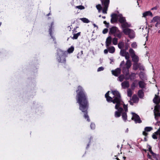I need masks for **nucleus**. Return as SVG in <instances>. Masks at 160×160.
I'll list each match as a JSON object with an SVG mask.
<instances>
[{
  "mask_svg": "<svg viewBox=\"0 0 160 160\" xmlns=\"http://www.w3.org/2000/svg\"><path fill=\"white\" fill-rule=\"evenodd\" d=\"M109 0H106L103 3H102V4L104 6L102 9V12L104 14L107 13V11L108 10L109 3Z\"/></svg>",
  "mask_w": 160,
  "mask_h": 160,
  "instance_id": "obj_5",
  "label": "nucleus"
},
{
  "mask_svg": "<svg viewBox=\"0 0 160 160\" xmlns=\"http://www.w3.org/2000/svg\"><path fill=\"white\" fill-rule=\"evenodd\" d=\"M118 29L116 26H113L109 28V34H114Z\"/></svg>",
  "mask_w": 160,
  "mask_h": 160,
  "instance_id": "obj_11",
  "label": "nucleus"
},
{
  "mask_svg": "<svg viewBox=\"0 0 160 160\" xmlns=\"http://www.w3.org/2000/svg\"><path fill=\"white\" fill-rule=\"evenodd\" d=\"M53 22H52L50 26H49V34L52 38H53V37L52 35V31L53 27Z\"/></svg>",
  "mask_w": 160,
  "mask_h": 160,
  "instance_id": "obj_19",
  "label": "nucleus"
},
{
  "mask_svg": "<svg viewBox=\"0 0 160 160\" xmlns=\"http://www.w3.org/2000/svg\"><path fill=\"white\" fill-rule=\"evenodd\" d=\"M137 46L136 42H133L131 44V46L132 48H136Z\"/></svg>",
  "mask_w": 160,
  "mask_h": 160,
  "instance_id": "obj_47",
  "label": "nucleus"
},
{
  "mask_svg": "<svg viewBox=\"0 0 160 160\" xmlns=\"http://www.w3.org/2000/svg\"><path fill=\"white\" fill-rule=\"evenodd\" d=\"M81 32H78L76 34H74L73 37V39H77L78 37L80 35Z\"/></svg>",
  "mask_w": 160,
  "mask_h": 160,
  "instance_id": "obj_39",
  "label": "nucleus"
},
{
  "mask_svg": "<svg viewBox=\"0 0 160 160\" xmlns=\"http://www.w3.org/2000/svg\"><path fill=\"white\" fill-rule=\"evenodd\" d=\"M103 23L106 25V27H107V28H108L109 27V23H108L107 22H106V21H104V22H103Z\"/></svg>",
  "mask_w": 160,
  "mask_h": 160,
  "instance_id": "obj_53",
  "label": "nucleus"
},
{
  "mask_svg": "<svg viewBox=\"0 0 160 160\" xmlns=\"http://www.w3.org/2000/svg\"><path fill=\"white\" fill-rule=\"evenodd\" d=\"M138 84L140 88H144L145 87V84L144 82L142 81H140L138 82Z\"/></svg>",
  "mask_w": 160,
  "mask_h": 160,
  "instance_id": "obj_25",
  "label": "nucleus"
},
{
  "mask_svg": "<svg viewBox=\"0 0 160 160\" xmlns=\"http://www.w3.org/2000/svg\"><path fill=\"white\" fill-rule=\"evenodd\" d=\"M138 65L137 64H136L134 65V67H133V69L134 70H136L138 69Z\"/></svg>",
  "mask_w": 160,
  "mask_h": 160,
  "instance_id": "obj_49",
  "label": "nucleus"
},
{
  "mask_svg": "<svg viewBox=\"0 0 160 160\" xmlns=\"http://www.w3.org/2000/svg\"><path fill=\"white\" fill-rule=\"evenodd\" d=\"M132 58V60L133 62H137L138 61V56L135 55L134 56H132L131 57Z\"/></svg>",
  "mask_w": 160,
  "mask_h": 160,
  "instance_id": "obj_31",
  "label": "nucleus"
},
{
  "mask_svg": "<svg viewBox=\"0 0 160 160\" xmlns=\"http://www.w3.org/2000/svg\"><path fill=\"white\" fill-rule=\"evenodd\" d=\"M112 42L113 44L114 45H117L118 42V39L116 38H114L112 39Z\"/></svg>",
  "mask_w": 160,
  "mask_h": 160,
  "instance_id": "obj_37",
  "label": "nucleus"
},
{
  "mask_svg": "<svg viewBox=\"0 0 160 160\" xmlns=\"http://www.w3.org/2000/svg\"><path fill=\"white\" fill-rule=\"evenodd\" d=\"M152 154L153 158L158 160V155L156 153L153 152Z\"/></svg>",
  "mask_w": 160,
  "mask_h": 160,
  "instance_id": "obj_48",
  "label": "nucleus"
},
{
  "mask_svg": "<svg viewBox=\"0 0 160 160\" xmlns=\"http://www.w3.org/2000/svg\"><path fill=\"white\" fill-rule=\"evenodd\" d=\"M129 45L128 43H126L125 46V50L126 51L128 49Z\"/></svg>",
  "mask_w": 160,
  "mask_h": 160,
  "instance_id": "obj_56",
  "label": "nucleus"
},
{
  "mask_svg": "<svg viewBox=\"0 0 160 160\" xmlns=\"http://www.w3.org/2000/svg\"><path fill=\"white\" fill-rule=\"evenodd\" d=\"M150 16L151 17L153 16L152 13L150 11H146L143 13V17H146L147 16Z\"/></svg>",
  "mask_w": 160,
  "mask_h": 160,
  "instance_id": "obj_23",
  "label": "nucleus"
},
{
  "mask_svg": "<svg viewBox=\"0 0 160 160\" xmlns=\"http://www.w3.org/2000/svg\"><path fill=\"white\" fill-rule=\"evenodd\" d=\"M110 91H108L105 94V98H106V100L108 102H111L113 100V97L112 98L109 96Z\"/></svg>",
  "mask_w": 160,
  "mask_h": 160,
  "instance_id": "obj_13",
  "label": "nucleus"
},
{
  "mask_svg": "<svg viewBox=\"0 0 160 160\" xmlns=\"http://www.w3.org/2000/svg\"><path fill=\"white\" fill-rule=\"evenodd\" d=\"M148 158L151 159H152V156L149 155L148 153Z\"/></svg>",
  "mask_w": 160,
  "mask_h": 160,
  "instance_id": "obj_62",
  "label": "nucleus"
},
{
  "mask_svg": "<svg viewBox=\"0 0 160 160\" xmlns=\"http://www.w3.org/2000/svg\"><path fill=\"white\" fill-rule=\"evenodd\" d=\"M159 23H160V22H157L155 25V26L157 27H158V26Z\"/></svg>",
  "mask_w": 160,
  "mask_h": 160,
  "instance_id": "obj_64",
  "label": "nucleus"
},
{
  "mask_svg": "<svg viewBox=\"0 0 160 160\" xmlns=\"http://www.w3.org/2000/svg\"><path fill=\"white\" fill-rule=\"evenodd\" d=\"M122 117L123 120L125 122H126L127 118V116L126 112H122Z\"/></svg>",
  "mask_w": 160,
  "mask_h": 160,
  "instance_id": "obj_27",
  "label": "nucleus"
},
{
  "mask_svg": "<svg viewBox=\"0 0 160 160\" xmlns=\"http://www.w3.org/2000/svg\"><path fill=\"white\" fill-rule=\"evenodd\" d=\"M125 65L126 67L124 66L122 68V71L126 76H128L129 74V69L131 66L130 60L127 61Z\"/></svg>",
  "mask_w": 160,
  "mask_h": 160,
  "instance_id": "obj_4",
  "label": "nucleus"
},
{
  "mask_svg": "<svg viewBox=\"0 0 160 160\" xmlns=\"http://www.w3.org/2000/svg\"><path fill=\"white\" fill-rule=\"evenodd\" d=\"M123 108L126 112H127L128 111V108L127 105H126L124 103L123 104Z\"/></svg>",
  "mask_w": 160,
  "mask_h": 160,
  "instance_id": "obj_46",
  "label": "nucleus"
},
{
  "mask_svg": "<svg viewBox=\"0 0 160 160\" xmlns=\"http://www.w3.org/2000/svg\"><path fill=\"white\" fill-rule=\"evenodd\" d=\"M108 50L107 49H105L104 51V53H105L106 54H107L108 53Z\"/></svg>",
  "mask_w": 160,
  "mask_h": 160,
  "instance_id": "obj_60",
  "label": "nucleus"
},
{
  "mask_svg": "<svg viewBox=\"0 0 160 160\" xmlns=\"http://www.w3.org/2000/svg\"><path fill=\"white\" fill-rule=\"evenodd\" d=\"M157 135L155 134H153L152 135V138L154 139H157Z\"/></svg>",
  "mask_w": 160,
  "mask_h": 160,
  "instance_id": "obj_57",
  "label": "nucleus"
},
{
  "mask_svg": "<svg viewBox=\"0 0 160 160\" xmlns=\"http://www.w3.org/2000/svg\"><path fill=\"white\" fill-rule=\"evenodd\" d=\"M117 110L115 112L114 116L116 118H118L120 117L121 113L123 111V109L122 108H120L119 109Z\"/></svg>",
  "mask_w": 160,
  "mask_h": 160,
  "instance_id": "obj_8",
  "label": "nucleus"
},
{
  "mask_svg": "<svg viewBox=\"0 0 160 160\" xmlns=\"http://www.w3.org/2000/svg\"><path fill=\"white\" fill-rule=\"evenodd\" d=\"M127 52L124 50H121L120 52V54L121 56L124 57V55L126 54Z\"/></svg>",
  "mask_w": 160,
  "mask_h": 160,
  "instance_id": "obj_41",
  "label": "nucleus"
},
{
  "mask_svg": "<svg viewBox=\"0 0 160 160\" xmlns=\"http://www.w3.org/2000/svg\"><path fill=\"white\" fill-rule=\"evenodd\" d=\"M157 7H153V8H152L151 9L152 10H157Z\"/></svg>",
  "mask_w": 160,
  "mask_h": 160,
  "instance_id": "obj_63",
  "label": "nucleus"
},
{
  "mask_svg": "<svg viewBox=\"0 0 160 160\" xmlns=\"http://www.w3.org/2000/svg\"><path fill=\"white\" fill-rule=\"evenodd\" d=\"M124 43L122 42H119L118 44V47L119 49H122L124 47Z\"/></svg>",
  "mask_w": 160,
  "mask_h": 160,
  "instance_id": "obj_32",
  "label": "nucleus"
},
{
  "mask_svg": "<svg viewBox=\"0 0 160 160\" xmlns=\"http://www.w3.org/2000/svg\"><path fill=\"white\" fill-rule=\"evenodd\" d=\"M138 97L140 98H142L144 96V92L143 90H139L138 92Z\"/></svg>",
  "mask_w": 160,
  "mask_h": 160,
  "instance_id": "obj_22",
  "label": "nucleus"
},
{
  "mask_svg": "<svg viewBox=\"0 0 160 160\" xmlns=\"http://www.w3.org/2000/svg\"><path fill=\"white\" fill-rule=\"evenodd\" d=\"M67 52L66 51H64L61 50L58 51L57 53V59L59 62L64 64V65L66 64V57H67Z\"/></svg>",
  "mask_w": 160,
  "mask_h": 160,
  "instance_id": "obj_3",
  "label": "nucleus"
},
{
  "mask_svg": "<svg viewBox=\"0 0 160 160\" xmlns=\"http://www.w3.org/2000/svg\"><path fill=\"white\" fill-rule=\"evenodd\" d=\"M129 52L131 57L135 56V54L134 50L132 48H130L129 50Z\"/></svg>",
  "mask_w": 160,
  "mask_h": 160,
  "instance_id": "obj_30",
  "label": "nucleus"
},
{
  "mask_svg": "<svg viewBox=\"0 0 160 160\" xmlns=\"http://www.w3.org/2000/svg\"><path fill=\"white\" fill-rule=\"evenodd\" d=\"M132 120H134L136 123H140L142 122L138 114L134 112H132Z\"/></svg>",
  "mask_w": 160,
  "mask_h": 160,
  "instance_id": "obj_6",
  "label": "nucleus"
},
{
  "mask_svg": "<svg viewBox=\"0 0 160 160\" xmlns=\"http://www.w3.org/2000/svg\"><path fill=\"white\" fill-rule=\"evenodd\" d=\"M91 139H92V138L91 137L89 139V143H88L87 144V148H89V145L90 144V143H91Z\"/></svg>",
  "mask_w": 160,
  "mask_h": 160,
  "instance_id": "obj_58",
  "label": "nucleus"
},
{
  "mask_svg": "<svg viewBox=\"0 0 160 160\" xmlns=\"http://www.w3.org/2000/svg\"><path fill=\"white\" fill-rule=\"evenodd\" d=\"M127 94L128 96L129 97H131L132 94V91L130 88L128 89L127 90Z\"/></svg>",
  "mask_w": 160,
  "mask_h": 160,
  "instance_id": "obj_33",
  "label": "nucleus"
},
{
  "mask_svg": "<svg viewBox=\"0 0 160 160\" xmlns=\"http://www.w3.org/2000/svg\"><path fill=\"white\" fill-rule=\"evenodd\" d=\"M160 110V105H156L154 108V111L155 112H159Z\"/></svg>",
  "mask_w": 160,
  "mask_h": 160,
  "instance_id": "obj_34",
  "label": "nucleus"
},
{
  "mask_svg": "<svg viewBox=\"0 0 160 160\" xmlns=\"http://www.w3.org/2000/svg\"><path fill=\"white\" fill-rule=\"evenodd\" d=\"M74 50V47L72 46L69 48L68 50V52L69 53H71L73 52Z\"/></svg>",
  "mask_w": 160,
  "mask_h": 160,
  "instance_id": "obj_36",
  "label": "nucleus"
},
{
  "mask_svg": "<svg viewBox=\"0 0 160 160\" xmlns=\"http://www.w3.org/2000/svg\"><path fill=\"white\" fill-rule=\"evenodd\" d=\"M76 92L77 94L76 98L77 102L79 104V109L83 113L84 118L87 119V122H90V120L88 114V111L89 103L87 94L81 86H78Z\"/></svg>",
  "mask_w": 160,
  "mask_h": 160,
  "instance_id": "obj_1",
  "label": "nucleus"
},
{
  "mask_svg": "<svg viewBox=\"0 0 160 160\" xmlns=\"http://www.w3.org/2000/svg\"><path fill=\"white\" fill-rule=\"evenodd\" d=\"M131 29L128 28L122 29V32L126 35H129L131 32Z\"/></svg>",
  "mask_w": 160,
  "mask_h": 160,
  "instance_id": "obj_17",
  "label": "nucleus"
},
{
  "mask_svg": "<svg viewBox=\"0 0 160 160\" xmlns=\"http://www.w3.org/2000/svg\"><path fill=\"white\" fill-rule=\"evenodd\" d=\"M154 113L155 117H160V112H158L156 113V112H154Z\"/></svg>",
  "mask_w": 160,
  "mask_h": 160,
  "instance_id": "obj_50",
  "label": "nucleus"
},
{
  "mask_svg": "<svg viewBox=\"0 0 160 160\" xmlns=\"http://www.w3.org/2000/svg\"><path fill=\"white\" fill-rule=\"evenodd\" d=\"M122 87L124 88L125 89L126 88H128L129 87V82L127 81H124L122 82Z\"/></svg>",
  "mask_w": 160,
  "mask_h": 160,
  "instance_id": "obj_18",
  "label": "nucleus"
},
{
  "mask_svg": "<svg viewBox=\"0 0 160 160\" xmlns=\"http://www.w3.org/2000/svg\"><path fill=\"white\" fill-rule=\"evenodd\" d=\"M80 19L82 20L84 23H88L90 22L89 20L86 18H80Z\"/></svg>",
  "mask_w": 160,
  "mask_h": 160,
  "instance_id": "obj_35",
  "label": "nucleus"
},
{
  "mask_svg": "<svg viewBox=\"0 0 160 160\" xmlns=\"http://www.w3.org/2000/svg\"><path fill=\"white\" fill-rule=\"evenodd\" d=\"M124 57H125V59L127 60V61L130 60H129L130 56L129 55V53L128 52L126 53V54L125 55H124Z\"/></svg>",
  "mask_w": 160,
  "mask_h": 160,
  "instance_id": "obj_40",
  "label": "nucleus"
},
{
  "mask_svg": "<svg viewBox=\"0 0 160 160\" xmlns=\"http://www.w3.org/2000/svg\"><path fill=\"white\" fill-rule=\"evenodd\" d=\"M148 151H150L151 150H152V148L151 147V146L149 145H148Z\"/></svg>",
  "mask_w": 160,
  "mask_h": 160,
  "instance_id": "obj_61",
  "label": "nucleus"
},
{
  "mask_svg": "<svg viewBox=\"0 0 160 160\" xmlns=\"http://www.w3.org/2000/svg\"><path fill=\"white\" fill-rule=\"evenodd\" d=\"M153 102L155 104H158L160 102V98L158 95L155 94V97L153 100Z\"/></svg>",
  "mask_w": 160,
  "mask_h": 160,
  "instance_id": "obj_15",
  "label": "nucleus"
},
{
  "mask_svg": "<svg viewBox=\"0 0 160 160\" xmlns=\"http://www.w3.org/2000/svg\"><path fill=\"white\" fill-rule=\"evenodd\" d=\"M96 7L97 9L99 11L101 10L102 9V7H101V6L100 4H98V5H96Z\"/></svg>",
  "mask_w": 160,
  "mask_h": 160,
  "instance_id": "obj_44",
  "label": "nucleus"
},
{
  "mask_svg": "<svg viewBox=\"0 0 160 160\" xmlns=\"http://www.w3.org/2000/svg\"><path fill=\"white\" fill-rule=\"evenodd\" d=\"M139 76L141 79L143 80L144 79V73L143 72H141L139 74Z\"/></svg>",
  "mask_w": 160,
  "mask_h": 160,
  "instance_id": "obj_38",
  "label": "nucleus"
},
{
  "mask_svg": "<svg viewBox=\"0 0 160 160\" xmlns=\"http://www.w3.org/2000/svg\"><path fill=\"white\" fill-rule=\"evenodd\" d=\"M136 74L134 73H132L129 75V78L130 80H133L135 79L136 78Z\"/></svg>",
  "mask_w": 160,
  "mask_h": 160,
  "instance_id": "obj_28",
  "label": "nucleus"
},
{
  "mask_svg": "<svg viewBox=\"0 0 160 160\" xmlns=\"http://www.w3.org/2000/svg\"><path fill=\"white\" fill-rule=\"evenodd\" d=\"M118 21L121 24L123 23L126 22V18L124 17H120L118 18Z\"/></svg>",
  "mask_w": 160,
  "mask_h": 160,
  "instance_id": "obj_24",
  "label": "nucleus"
},
{
  "mask_svg": "<svg viewBox=\"0 0 160 160\" xmlns=\"http://www.w3.org/2000/svg\"><path fill=\"white\" fill-rule=\"evenodd\" d=\"M104 68L103 67H99L98 68L97 71L98 72H99V71H103L104 70Z\"/></svg>",
  "mask_w": 160,
  "mask_h": 160,
  "instance_id": "obj_55",
  "label": "nucleus"
},
{
  "mask_svg": "<svg viewBox=\"0 0 160 160\" xmlns=\"http://www.w3.org/2000/svg\"><path fill=\"white\" fill-rule=\"evenodd\" d=\"M112 42V38L111 36H109L106 39V47L109 46L111 44Z\"/></svg>",
  "mask_w": 160,
  "mask_h": 160,
  "instance_id": "obj_14",
  "label": "nucleus"
},
{
  "mask_svg": "<svg viewBox=\"0 0 160 160\" xmlns=\"http://www.w3.org/2000/svg\"><path fill=\"white\" fill-rule=\"evenodd\" d=\"M118 78L119 79V81L120 82L122 81L124 78V75H120V76H119Z\"/></svg>",
  "mask_w": 160,
  "mask_h": 160,
  "instance_id": "obj_42",
  "label": "nucleus"
},
{
  "mask_svg": "<svg viewBox=\"0 0 160 160\" xmlns=\"http://www.w3.org/2000/svg\"><path fill=\"white\" fill-rule=\"evenodd\" d=\"M153 129L152 127H146L144 128V131L142 132V135L146 137H147L148 135V133L147 132H150Z\"/></svg>",
  "mask_w": 160,
  "mask_h": 160,
  "instance_id": "obj_7",
  "label": "nucleus"
},
{
  "mask_svg": "<svg viewBox=\"0 0 160 160\" xmlns=\"http://www.w3.org/2000/svg\"><path fill=\"white\" fill-rule=\"evenodd\" d=\"M108 52L111 53H114L115 52V48L113 46H111L108 48Z\"/></svg>",
  "mask_w": 160,
  "mask_h": 160,
  "instance_id": "obj_26",
  "label": "nucleus"
},
{
  "mask_svg": "<svg viewBox=\"0 0 160 160\" xmlns=\"http://www.w3.org/2000/svg\"><path fill=\"white\" fill-rule=\"evenodd\" d=\"M110 91H108L105 94V98H106V100L108 102H111L113 100V97L112 98L109 96Z\"/></svg>",
  "mask_w": 160,
  "mask_h": 160,
  "instance_id": "obj_12",
  "label": "nucleus"
},
{
  "mask_svg": "<svg viewBox=\"0 0 160 160\" xmlns=\"http://www.w3.org/2000/svg\"><path fill=\"white\" fill-rule=\"evenodd\" d=\"M90 127L92 129H94L95 128V124L92 123H91Z\"/></svg>",
  "mask_w": 160,
  "mask_h": 160,
  "instance_id": "obj_51",
  "label": "nucleus"
},
{
  "mask_svg": "<svg viewBox=\"0 0 160 160\" xmlns=\"http://www.w3.org/2000/svg\"><path fill=\"white\" fill-rule=\"evenodd\" d=\"M125 64V62L124 61H122L120 65V67H121L122 66H123Z\"/></svg>",
  "mask_w": 160,
  "mask_h": 160,
  "instance_id": "obj_59",
  "label": "nucleus"
},
{
  "mask_svg": "<svg viewBox=\"0 0 160 160\" xmlns=\"http://www.w3.org/2000/svg\"><path fill=\"white\" fill-rule=\"evenodd\" d=\"M122 32H121L118 29L117 31L116 32V33H115L114 36L115 37H118L119 38H121L122 37Z\"/></svg>",
  "mask_w": 160,
  "mask_h": 160,
  "instance_id": "obj_20",
  "label": "nucleus"
},
{
  "mask_svg": "<svg viewBox=\"0 0 160 160\" xmlns=\"http://www.w3.org/2000/svg\"><path fill=\"white\" fill-rule=\"evenodd\" d=\"M76 8H78L80 10L84 9L85 8V7L84 6L82 5H79L76 6L75 7Z\"/></svg>",
  "mask_w": 160,
  "mask_h": 160,
  "instance_id": "obj_43",
  "label": "nucleus"
},
{
  "mask_svg": "<svg viewBox=\"0 0 160 160\" xmlns=\"http://www.w3.org/2000/svg\"><path fill=\"white\" fill-rule=\"evenodd\" d=\"M131 24H129L128 22H125L122 23L121 25V27L122 29L124 28H128L131 27Z\"/></svg>",
  "mask_w": 160,
  "mask_h": 160,
  "instance_id": "obj_16",
  "label": "nucleus"
},
{
  "mask_svg": "<svg viewBox=\"0 0 160 160\" xmlns=\"http://www.w3.org/2000/svg\"><path fill=\"white\" fill-rule=\"evenodd\" d=\"M132 100L134 102H135L137 101H138L139 100V98L138 97L137 95L134 94L132 97Z\"/></svg>",
  "mask_w": 160,
  "mask_h": 160,
  "instance_id": "obj_29",
  "label": "nucleus"
},
{
  "mask_svg": "<svg viewBox=\"0 0 160 160\" xmlns=\"http://www.w3.org/2000/svg\"><path fill=\"white\" fill-rule=\"evenodd\" d=\"M112 72L113 75L118 77L121 73V69L119 68H118L114 70H112Z\"/></svg>",
  "mask_w": 160,
  "mask_h": 160,
  "instance_id": "obj_10",
  "label": "nucleus"
},
{
  "mask_svg": "<svg viewBox=\"0 0 160 160\" xmlns=\"http://www.w3.org/2000/svg\"><path fill=\"white\" fill-rule=\"evenodd\" d=\"M111 22L112 23L116 22L118 21V15L116 13H113L111 15Z\"/></svg>",
  "mask_w": 160,
  "mask_h": 160,
  "instance_id": "obj_9",
  "label": "nucleus"
},
{
  "mask_svg": "<svg viewBox=\"0 0 160 160\" xmlns=\"http://www.w3.org/2000/svg\"><path fill=\"white\" fill-rule=\"evenodd\" d=\"M160 22V16H156L153 18L151 22Z\"/></svg>",
  "mask_w": 160,
  "mask_h": 160,
  "instance_id": "obj_21",
  "label": "nucleus"
},
{
  "mask_svg": "<svg viewBox=\"0 0 160 160\" xmlns=\"http://www.w3.org/2000/svg\"><path fill=\"white\" fill-rule=\"evenodd\" d=\"M136 87L135 83L134 82H133L131 85V88L132 90H134Z\"/></svg>",
  "mask_w": 160,
  "mask_h": 160,
  "instance_id": "obj_45",
  "label": "nucleus"
},
{
  "mask_svg": "<svg viewBox=\"0 0 160 160\" xmlns=\"http://www.w3.org/2000/svg\"><path fill=\"white\" fill-rule=\"evenodd\" d=\"M108 31V29L107 28H105L102 31V33L104 34L107 33Z\"/></svg>",
  "mask_w": 160,
  "mask_h": 160,
  "instance_id": "obj_52",
  "label": "nucleus"
},
{
  "mask_svg": "<svg viewBox=\"0 0 160 160\" xmlns=\"http://www.w3.org/2000/svg\"><path fill=\"white\" fill-rule=\"evenodd\" d=\"M112 93L114 96L113 100L111 102L113 104L116 103L115 108L116 109H119L121 105L124 104V102L122 100L121 95L119 92L117 90H112Z\"/></svg>",
  "mask_w": 160,
  "mask_h": 160,
  "instance_id": "obj_2",
  "label": "nucleus"
},
{
  "mask_svg": "<svg viewBox=\"0 0 160 160\" xmlns=\"http://www.w3.org/2000/svg\"><path fill=\"white\" fill-rule=\"evenodd\" d=\"M155 134L156 135H160V128H159L158 130L155 132Z\"/></svg>",
  "mask_w": 160,
  "mask_h": 160,
  "instance_id": "obj_54",
  "label": "nucleus"
}]
</instances>
